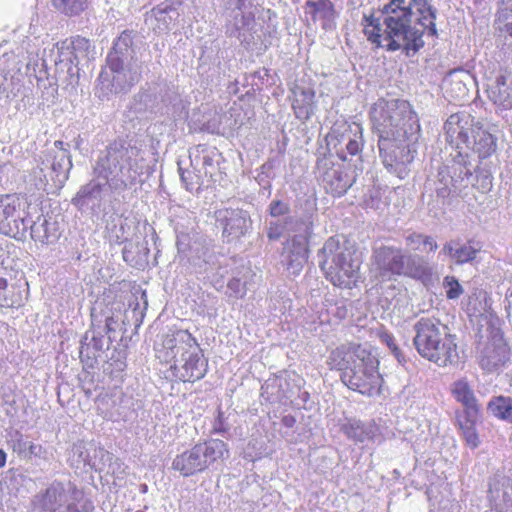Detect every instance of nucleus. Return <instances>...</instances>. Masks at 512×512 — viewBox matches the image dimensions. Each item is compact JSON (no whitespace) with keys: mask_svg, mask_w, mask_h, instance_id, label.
<instances>
[{"mask_svg":"<svg viewBox=\"0 0 512 512\" xmlns=\"http://www.w3.org/2000/svg\"><path fill=\"white\" fill-rule=\"evenodd\" d=\"M380 19L364 16V33L372 43L388 51L404 50L416 53L424 46L425 31L437 36L435 25L437 10L429 0H391L382 9Z\"/></svg>","mask_w":512,"mask_h":512,"instance_id":"f257e3e1","label":"nucleus"},{"mask_svg":"<svg viewBox=\"0 0 512 512\" xmlns=\"http://www.w3.org/2000/svg\"><path fill=\"white\" fill-rule=\"evenodd\" d=\"M371 121L379 136L383 164L390 171L402 173L412 162L410 143L418 138L420 125L410 104L399 99H379L371 108Z\"/></svg>","mask_w":512,"mask_h":512,"instance_id":"f03ea898","label":"nucleus"},{"mask_svg":"<svg viewBox=\"0 0 512 512\" xmlns=\"http://www.w3.org/2000/svg\"><path fill=\"white\" fill-rule=\"evenodd\" d=\"M130 32L124 31L114 42L106 58V66L101 71L95 95L100 100H109L113 95L127 93L142 76V62Z\"/></svg>","mask_w":512,"mask_h":512,"instance_id":"7ed1b4c3","label":"nucleus"},{"mask_svg":"<svg viewBox=\"0 0 512 512\" xmlns=\"http://www.w3.org/2000/svg\"><path fill=\"white\" fill-rule=\"evenodd\" d=\"M147 168L138 147L118 140L99 153L93 172L112 190L124 191L134 186Z\"/></svg>","mask_w":512,"mask_h":512,"instance_id":"20e7f679","label":"nucleus"},{"mask_svg":"<svg viewBox=\"0 0 512 512\" xmlns=\"http://www.w3.org/2000/svg\"><path fill=\"white\" fill-rule=\"evenodd\" d=\"M331 369L342 371V382L363 395L379 394L382 377L378 360L360 345L341 346L333 350L328 358Z\"/></svg>","mask_w":512,"mask_h":512,"instance_id":"39448f33","label":"nucleus"},{"mask_svg":"<svg viewBox=\"0 0 512 512\" xmlns=\"http://www.w3.org/2000/svg\"><path fill=\"white\" fill-rule=\"evenodd\" d=\"M447 142L459 150L473 151L480 159L491 156L496 151V138L484 130L479 122L467 112H457L449 116L444 124Z\"/></svg>","mask_w":512,"mask_h":512,"instance_id":"423d86ee","label":"nucleus"},{"mask_svg":"<svg viewBox=\"0 0 512 512\" xmlns=\"http://www.w3.org/2000/svg\"><path fill=\"white\" fill-rule=\"evenodd\" d=\"M319 266L326 278L341 288H352L359 279L361 261L353 247L330 237L318 253Z\"/></svg>","mask_w":512,"mask_h":512,"instance_id":"0eeeda50","label":"nucleus"},{"mask_svg":"<svg viewBox=\"0 0 512 512\" xmlns=\"http://www.w3.org/2000/svg\"><path fill=\"white\" fill-rule=\"evenodd\" d=\"M72 168L71 156L64 142L57 140L53 147L43 151L36 159L30 177L38 190H45L50 182L55 187H61L68 179Z\"/></svg>","mask_w":512,"mask_h":512,"instance_id":"6e6552de","label":"nucleus"},{"mask_svg":"<svg viewBox=\"0 0 512 512\" xmlns=\"http://www.w3.org/2000/svg\"><path fill=\"white\" fill-rule=\"evenodd\" d=\"M229 450L220 439H209L195 444L192 448L177 455L172 461V469L183 477H190L205 471L219 460L228 458Z\"/></svg>","mask_w":512,"mask_h":512,"instance_id":"1a4fd4ad","label":"nucleus"},{"mask_svg":"<svg viewBox=\"0 0 512 512\" xmlns=\"http://www.w3.org/2000/svg\"><path fill=\"white\" fill-rule=\"evenodd\" d=\"M46 512H90L93 504L85 499L84 492L73 483L53 482L41 498Z\"/></svg>","mask_w":512,"mask_h":512,"instance_id":"9d476101","label":"nucleus"},{"mask_svg":"<svg viewBox=\"0 0 512 512\" xmlns=\"http://www.w3.org/2000/svg\"><path fill=\"white\" fill-rule=\"evenodd\" d=\"M27 201L18 194H0V232L11 237L25 235L28 222Z\"/></svg>","mask_w":512,"mask_h":512,"instance_id":"9b49d317","label":"nucleus"},{"mask_svg":"<svg viewBox=\"0 0 512 512\" xmlns=\"http://www.w3.org/2000/svg\"><path fill=\"white\" fill-rule=\"evenodd\" d=\"M208 369V361L205 359L199 344L183 358L175 360L170 365L172 376L183 382H195L202 379Z\"/></svg>","mask_w":512,"mask_h":512,"instance_id":"f8f14e48","label":"nucleus"},{"mask_svg":"<svg viewBox=\"0 0 512 512\" xmlns=\"http://www.w3.org/2000/svg\"><path fill=\"white\" fill-rule=\"evenodd\" d=\"M215 219L228 241L244 236L252 225L249 213L240 208L218 209L215 211Z\"/></svg>","mask_w":512,"mask_h":512,"instance_id":"ddd939ff","label":"nucleus"},{"mask_svg":"<svg viewBox=\"0 0 512 512\" xmlns=\"http://www.w3.org/2000/svg\"><path fill=\"white\" fill-rule=\"evenodd\" d=\"M197 345L198 342L187 330H177L163 337L161 347L157 349V357L172 364L185 357Z\"/></svg>","mask_w":512,"mask_h":512,"instance_id":"4468645a","label":"nucleus"},{"mask_svg":"<svg viewBox=\"0 0 512 512\" xmlns=\"http://www.w3.org/2000/svg\"><path fill=\"white\" fill-rule=\"evenodd\" d=\"M329 137L336 139L337 154L344 161L347 160V155L343 152L344 147L350 156L357 155L362 150V127L357 123H336Z\"/></svg>","mask_w":512,"mask_h":512,"instance_id":"2eb2a0df","label":"nucleus"},{"mask_svg":"<svg viewBox=\"0 0 512 512\" xmlns=\"http://www.w3.org/2000/svg\"><path fill=\"white\" fill-rule=\"evenodd\" d=\"M404 252L399 247L380 245L373 248L371 263L381 277L401 275Z\"/></svg>","mask_w":512,"mask_h":512,"instance_id":"dca6fc26","label":"nucleus"},{"mask_svg":"<svg viewBox=\"0 0 512 512\" xmlns=\"http://www.w3.org/2000/svg\"><path fill=\"white\" fill-rule=\"evenodd\" d=\"M415 336L413 344L417 352L424 357L431 349V346L437 341L438 337H444L449 328L435 317H421L414 324Z\"/></svg>","mask_w":512,"mask_h":512,"instance_id":"f3484780","label":"nucleus"},{"mask_svg":"<svg viewBox=\"0 0 512 512\" xmlns=\"http://www.w3.org/2000/svg\"><path fill=\"white\" fill-rule=\"evenodd\" d=\"M488 499L498 512H512V474L497 472L490 478Z\"/></svg>","mask_w":512,"mask_h":512,"instance_id":"a211bd4d","label":"nucleus"},{"mask_svg":"<svg viewBox=\"0 0 512 512\" xmlns=\"http://www.w3.org/2000/svg\"><path fill=\"white\" fill-rule=\"evenodd\" d=\"M455 340V336L451 334L448 328L445 336L438 337L423 358L434 362L439 367L456 366L460 357Z\"/></svg>","mask_w":512,"mask_h":512,"instance_id":"6ab92c4d","label":"nucleus"},{"mask_svg":"<svg viewBox=\"0 0 512 512\" xmlns=\"http://www.w3.org/2000/svg\"><path fill=\"white\" fill-rule=\"evenodd\" d=\"M479 364L492 372L503 366L509 359V349L501 337H494L479 352Z\"/></svg>","mask_w":512,"mask_h":512,"instance_id":"aec40b11","label":"nucleus"},{"mask_svg":"<svg viewBox=\"0 0 512 512\" xmlns=\"http://www.w3.org/2000/svg\"><path fill=\"white\" fill-rule=\"evenodd\" d=\"M308 260V244L287 240L281 254V263L291 274H298Z\"/></svg>","mask_w":512,"mask_h":512,"instance_id":"412c9836","label":"nucleus"},{"mask_svg":"<svg viewBox=\"0 0 512 512\" xmlns=\"http://www.w3.org/2000/svg\"><path fill=\"white\" fill-rule=\"evenodd\" d=\"M178 16V11L172 7L171 3L163 2L147 13L145 22L155 33L161 34L170 29Z\"/></svg>","mask_w":512,"mask_h":512,"instance_id":"4be33fe9","label":"nucleus"},{"mask_svg":"<svg viewBox=\"0 0 512 512\" xmlns=\"http://www.w3.org/2000/svg\"><path fill=\"white\" fill-rule=\"evenodd\" d=\"M292 108L295 116L300 120H308L315 109V92L310 87L295 84L291 89Z\"/></svg>","mask_w":512,"mask_h":512,"instance_id":"5701e85b","label":"nucleus"},{"mask_svg":"<svg viewBox=\"0 0 512 512\" xmlns=\"http://www.w3.org/2000/svg\"><path fill=\"white\" fill-rule=\"evenodd\" d=\"M401 275L417 280H429L434 274V268L428 259L419 254H405Z\"/></svg>","mask_w":512,"mask_h":512,"instance_id":"b1692460","label":"nucleus"},{"mask_svg":"<svg viewBox=\"0 0 512 512\" xmlns=\"http://www.w3.org/2000/svg\"><path fill=\"white\" fill-rule=\"evenodd\" d=\"M31 238L41 244H53L61 235L56 221L39 216L30 226Z\"/></svg>","mask_w":512,"mask_h":512,"instance_id":"393cba45","label":"nucleus"},{"mask_svg":"<svg viewBox=\"0 0 512 512\" xmlns=\"http://www.w3.org/2000/svg\"><path fill=\"white\" fill-rule=\"evenodd\" d=\"M343 433L355 443H365L374 440L379 429L372 422H362L358 419H348L341 427Z\"/></svg>","mask_w":512,"mask_h":512,"instance_id":"a878e982","label":"nucleus"},{"mask_svg":"<svg viewBox=\"0 0 512 512\" xmlns=\"http://www.w3.org/2000/svg\"><path fill=\"white\" fill-rule=\"evenodd\" d=\"M355 178H351L339 168H329L323 175V184L326 191L333 196H342L352 186Z\"/></svg>","mask_w":512,"mask_h":512,"instance_id":"bb28decb","label":"nucleus"},{"mask_svg":"<svg viewBox=\"0 0 512 512\" xmlns=\"http://www.w3.org/2000/svg\"><path fill=\"white\" fill-rule=\"evenodd\" d=\"M469 79L470 75L464 70L451 71L443 79L445 94L453 100H465L469 92L466 84Z\"/></svg>","mask_w":512,"mask_h":512,"instance_id":"cd10ccee","label":"nucleus"},{"mask_svg":"<svg viewBox=\"0 0 512 512\" xmlns=\"http://www.w3.org/2000/svg\"><path fill=\"white\" fill-rule=\"evenodd\" d=\"M71 453L72 464H75L77 468L80 467V465H83L84 467L89 466L95 470L100 469L95 460L96 455L99 454L101 457H103L106 454L103 449L96 448L92 444L87 445L83 442L74 444ZM107 456H109L108 453Z\"/></svg>","mask_w":512,"mask_h":512,"instance_id":"c85d7f7f","label":"nucleus"},{"mask_svg":"<svg viewBox=\"0 0 512 512\" xmlns=\"http://www.w3.org/2000/svg\"><path fill=\"white\" fill-rule=\"evenodd\" d=\"M480 409H474V413H470L468 409L456 412V421L459 429L462 431L463 437L467 444L472 448L478 447L480 441L476 433L475 424L479 418Z\"/></svg>","mask_w":512,"mask_h":512,"instance_id":"c756f323","label":"nucleus"},{"mask_svg":"<svg viewBox=\"0 0 512 512\" xmlns=\"http://www.w3.org/2000/svg\"><path fill=\"white\" fill-rule=\"evenodd\" d=\"M489 99L499 108L512 109V82H507L505 76L500 75L488 89Z\"/></svg>","mask_w":512,"mask_h":512,"instance_id":"7c9ffc66","label":"nucleus"},{"mask_svg":"<svg viewBox=\"0 0 512 512\" xmlns=\"http://www.w3.org/2000/svg\"><path fill=\"white\" fill-rule=\"evenodd\" d=\"M70 45L71 44H69L66 39L56 44L57 57L54 62L58 72L66 71V73L73 78L78 73L77 66L79 61Z\"/></svg>","mask_w":512,"mask_h":512,"instance_id":"2f4dec72","label":"nucleus"},{"mask_svg":"<svg viewBox=\"0 0 512 512\" xmlns=\"http://www.w3.org/2000/svg\"><path fill=\"white\" fill-rule=\"evenodd\" d=\"M286 231L293 233L291 240L309 243V239L313 234V220L311 215L302 217L290 216L286 218Z\"/></svg>","mask_w":512,"mask_h":512,"instance_id":"473e14b6","label":"nucleus"},{"mask_svg":"<svg viewBox=\"0 0 512 512\" xmlns=\"http://www.w3.org/2000/svg\"><path fill=\"white\" fill-rule=\"evenodd\" d=\"M28 295V283L19 280L11 283L6 291L0 293V306L6 308H19L24 305Z\"/></svg>","mask_w":512,"mask_h":512,"instance_id":"72a5a7b5","label":"nucleus"},{"mask_svg":"<svg viewBox=\"0 0 512 512\" xmlns=\"http://www.w3.org/2000/svg\"><path fill=\"white\" fill-rule=\"evenodd\" d=\"M451 392L454 398L463 405V409H468L470 413H474V409H480L474 391L466 379L455 381L452 384Z\"/></svg>","mask_w":512,"mask_h":512,"instance_id":"f704fd0d","label":"nucleus"},{"mask_svg":"<svg viewBox=\"0 0 512 512\" xmlns=\"http://www.w3.org/2000/svg\"><path fill=\"white\" fill-rule=\"evenodd\" d=\"M146 241L129 242L123 248V259L132 266H143L148 262L149 248Z\"/></svg>","mask_w":512,"mask_h":512,"instance_id":"c9c22d12","label":"nucleus"},{"mask_svg":"<svg viewBox=\"0 0 512 512\" xmlns=\"http://www.w3.org/2000/svg\"><path fill=\"white\" fill-rule=\"evenodd\" d=\"M220 154L215 148H207L205 146H198L194 153V158L191 159L192 163L201 165L203 172L206 176L212 177L216 170L217 159Z\"/></svg>","mask_w":512,"mask_h":512,"instance_id":"e433bc0d","label":"nucleus"},{"mask_svg":"<svg viewBox=\"0 0 512 512\" xmlns=\"http://www.w3.org/2000/svg\"><path fill=\"white\" fill-rule=\"evenodd\" d=\"M487 411L500 420L512 423V398L502 395L493 397L487 405Z\"/></svg>","mask_w":512,"mask_h":512,"instance_id":"4c0bfd02","label":"nucleus"},{"mask_svg":"<svg viewBox=\"0 0 512 512\" xmlns=\"http://www.w3.org/2000/svg\"><path fill=\"white\" fill-rule=\"evenodd\" d=\"M281 383H285L283 375L268 378L261 386V397L270 403L282 402L284 392H281Z\"/></svg>","mask_w":512,"mask_h":512,"instance_id":"58836bf2","label":"nucleus"},{"mask_svg":"<svg viewBox=\"0 0 512 512\" xmlns=\"http://www.w3.org/2000/svg\"><path fill=\"white\" fill-rule=\"evenodd\" d=\"M308 13L312 15L314 21H331L334 17V8L330 0H318L316 2H307Z\"/></svg>","mask_w":512,"mask_h":512,"instance_id":"ea45409f","label":"nucleus"},{"mask_svg":"<svg viewBox=\"0 0 512 512\" xmlns=\"http://www.w3.org/2000/svg\"><path fill=\"white\" fill-rule=\"evenodd\" d=\"M437 177L438 179L435 182V192L438 197L445 199L450 195L452 191L457 190L456 183L458 180L450 176L446 167L439 169Z\"/></svg>","mask_w":512,"mask_h":512,"instance_id":"a19ab883","label":"nucleus"},{"mask_svg":"<svg viewBox=\"0 0 512 512\" xmlns=\"http://www.w3.org/2000/svg\"><path fill=\"white\" fill-rule=\"evenodd\" d=\"M102 193V184L91 181L81 187L72 202L74 205H87L90 200L99 199Z\"/></svg>","mask_w":512,"mask_h":512,"instance_id":"79ce46f5","label":"nucleus"},{"mask_svg":"<svg viewBox=\"0 0 512 512\" xmlns=\"http://www.w3.org/2000/svg\"><path fill=\"white\" fill-rule=\"evenodd\" d=\"M51 2L56 10L69 17L79 15L87 7V0H51Z\"/></svg>","mask_w":512,"mask_h":512,"instance_id":"37998d69","label":"nucleus"},{"mask_svg":"<svg viewBox=\"0 0 512 512\" xmlns=\"http://www.w3.org/2000/svg\"><path fill=\"white\" fill-rule=\"evenodd\" d=\"M477 252L478 251L471 245H460V243L457 242L454 254V261L456 264H463L472 261L473 259H475Z\"/></svg>","mask_w":512,"mask_h":512,"instance_id":"c03bdc74","label":"nucleus"},{"mask_svg":"<svg viewBox=\"0 0 512 512\" xmlns=\"http://www.w3.org/2000/svg\"><path fill=\"white\" fill-rule=\"evenodd\" d=\"M66 40L69 44H72L70 47L72 48L73 52H75V56L78 61L80 58L86 57V54L90 48V42L88 39L76 36Z\"/></svg>","mask_w":512,"mask_h":512,"instance_id":"a18cd8bd","label":"nucleus"},{"mask_svg":"<svg viewBox=\"0 0 512 512\" xmlns=\"http://www.w3.org/2000/svg\"><path fill=\"white\" fill-rule=\"evenodd\" d=\"M91 330H88L81 339L79 355L82 362H93L94 352L91 350Z\"/></svg>","mask_w":512,"mask_h":512,"instance_id":"49530a36","label":"nucleus"},{"mask_svg":"<svg viewBox=\"0 0 512 512\" xmlns=\"http://www.w3.org/2000/svg\"><path fill=\"white\" fill-rule=\"evenodd\" d=\"M444 287L446 288V296L448 299H457L463 293L462 286L458 280L453 276H447L444 278Z\"/></svg>","mask_w":512,"mask_h":512,"instance_id":"de8ad7c7","label":"nucleus"},{"mask_svg":"<svg viewBox=\"0 0 512 512\" xmlns=\"http://www.w3.org/2000/svg\"><path fill=\"white\" fill-rule=\"evenodd\" d=\"M286 231V220L281 223L279 220L271 221L267 229V236L270 240H277Z\"/></svg>","mask_w":512,"mask_h":512,"instance_id":"09e8293b","label":"nucleus"},{"mask_svg":"<svg viewBox=\"0 0 512 512\" xmlns=\"http://www.w3.org/2000/svg\"><path fill=\"white\" fill-rule=\"evenodd\" d=\"M91 350L94 352V360L96 359L99 352L104 348V336L101 331L91 329Z\"/></svg>","mask_w":512,"mask_h":512,"instance_id":"8fccbe9b","label":"nucleus"},{"mask_svg":"<svg viewBox=\"0 0 512 512\" xmlns=\"http://www.w3.org/2000/svg\"><path fill=\"white\" fill-rule=\"evenodd\" d=\"M289 210V204L281 200H273L269 205V212L272 217L286 215Z\"/></svg>","mask_w":512,"mask_h":512,"instance_id":"3c124183","label":"nucleus"},{"mask_svg":"<svg viewBox=\"0 0 512 512\" xmlns=\"http://www.w3.org/2000/svg\"><path fill=\"white\" fill-rule=\"evenodd\" d=\"M457 171L458 177L461 178V182H466L464 184V187H466L471 182L470 180L473 175V167L463 159V164L459 165V167L455 169V173H457Z\"/></svg>","mask_w":512,"mask_h":512,"instance_id":"603ef678","label":"nucleus"},{"mask_svg":"<svg viewBox=\"0 0 512 512\" xmlns=\"http://www.w3.org/2000/svg\"><path fill=\"white\" fill-rule=\"evenodd\" d=\"M227 287L231 291V295L237 298L243 297L246 293L245 283L235 277L228 282Z\"/></svg>","mask_w":512,"mask_h":512,"instance_id":"864d4df0","label":"nucleus"},{"mask_svg":"<svg viewBox=\"0 0 512 512\" xmlns=\"http://www.w3.org/2000/svg\"><path fill=\"white\" fill-rule=\"evenodd\" d=\"M30 441H27L23 436L17 433L16 438L13 440V451L16 452L20 457L25 458L27 448Z\"/></svg>","mask_w":512,"mask_h":512,"instance_id":"5fc2aeb1","label":"nucleus"},{"mask_svg":"<svg viewBox=\"0 0 512 512\" xmlns=\"http://www.w3.org/2000/svg\"><path fill=\"white\" fill-rule=\"evenodd\" d=\"M381 338H382V341L389 347L391 352L398 359V361L401 362L404 359V356L402 355L400 349L396 345L394 337L388 333H385L382 335Z\"/></svg>","mask_w":512,"mask_h":512,"instance_id":"6e6d98bb","label":"nucleus"},{"mask_svg":"<svg viewBox=\"0 0 512 512\" xmlns=\"http://www.w3.org/2000/svg\"><path fill=\"white\" fill-rule=\"evenodd\" d=\"M405 241L413 250H420V246L424 243V235L420 233H411L405 237Z\"/></svg>","mask_w":512,"mask_h":512,"instance_id":"4d7b16f0","label":"nucleus"},{"mask_svg":"<svg viewBox=\"0 0 512 512\" xmlns=\"http://www.w3.org/2000/svg\"><path fill=\"white\" fill-rule=\"evenodd\" d=\"M125 470L126 466L118 459H115L114 462L109 465V472L116 474L119 479L123 478L122 476L125 474Z\"/></svg>","mask_w":512,"mask_h":512,"instance_id":"13d9d810","label":"nucleus"},{"mask_svg":"<svg viewBox=\"0 0 512 512\" xmlns=\"http://www.w3.org/2000/svg\"><path fill=\"white\" fill-rule=\"evenodd\" d=\"M118 326L117 321L113 317H106L105 319V330L108 335L109 342H112L113 335L116 332V328Z\"/></svg>","mask_w":512,"mask_h":512,"instance_id":"bf43d9fd","label":"nucleus"},{"mask_svg":"<svg viewBox=\"0 0 512 512\" xmlns=\"http://www.w3.org/2000/svg\"><path fill=\"white\" fill-rule=\"evenodd\" d=\"M43 452L41 445L29 442L25 459H31L33 456L40 457Z\"/></svg>","mask_w":512,"mask_h":512,"instance_id":"052dcab7","label":"nucleus"},{"mask_svg":"<svg viewBox=\"0 0 512 512\" xmlns=\"http://www.w3.org/2000/svg\"><path fill=\"white\" fill-rule=\"evenodd\" d=\"M456 245H457V241L452 240V241L447 242L443 246L440 254H444L446 256H449L451 259L454 260V254H455Z\"/></svg>","mask_w":512,"mask_h":512,"instance_id":"680f3d73","label":"nucleus"},{"mask_svg":"<svg viewBox=\"0 0 512 512\" xmlns=\"http://www.w3.org/2000/svg\"><path fill=\"white\" fill-rule=\"evenodd\" d=\"M227 429L228 428L224 424L223 414L219 412L218 417L213 424V430L217 433H224Z\"/></svg>","mask_w":512,"mask_h":512,"instance_id":"e2e57ef3","label":"nucleus"},{"mask_svg":"<svg viewBox=\"0 0 512 512\" xmlns=\"http://www.w3.org/2000/svg\"><path fill=\"white\" fill-rule=\"evenodd\" d=\"M512 12V4H510L509 2L506 4V7L505 8H502L499 12H498V21L499 22H503V21H506L508 20L509 18V13Z\"/></svg>","mask_w":512,"mask_h":512,"instance_id":"0e129e2a","label":"nucleus"},{"mask_svg":"<svg viewBox=\"0 0 512 512\" xmlns=\"http://www.w3.org/2000/svg\"><path fill=\"white\" fill-rule=\"evenodd\" d=\"M425 247H428L429 251H435L438 248L437 242L433 237L424 235V243Z\"/></svg>","mask_w":512,"mask_h":512,"instance_id":"69168bd1","label":"nucleus"},{"mask_svg":"<svg viewBox=\"0 0 512 512\" xmlns=\"http://www.w3.org/2000/svg\"><path fill=\"white\" fill-rule=\"evenodd\" d=\"M247 0H235L233 2V5L235 6V8L239 11L235 17H237L238 15H241L242 17V20H243V26L245 25V21H246V17L245 15L242 14L241 10L243 8V6L245 5Z\"/></svg>","mask_w":512,"mask_h":512,"instance_id":"338daca9","label":"nucleus"},{"mask_svg":"<svg viewBox=\"0 0 512 512\" xmlns=\"http://www.w3.org/2000/svg\"><path fill=\"white\" fill-rule=\"evenodd\" d=\"M507 304L505 306L507 315L510 316V310L512 309V291L508 290L506 294Z\"/></svg>","mask_w":512,"mask_h":512,"instance_id":"774afa93","label":"nucleus"}]
</instances>
